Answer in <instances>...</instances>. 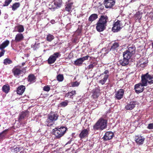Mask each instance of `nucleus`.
Here are the masks:
<instances>
[{
  "instance_id": "nucleus-1",
  "label": "nucleus",
  "mask_w": 153,
  "mask_h": 153,
  "mask_svg": "<svg viewBox=\"0 0 153 153\" xmlns=\"http://www.w3.org/2000/svg\"><path fill=\"white\" fill-rule=\"evenodd\" d=\"M107 19L108 17L106 16L102 15L101 16L97 24L96 28L97 31L100 32L104 30Z\"/></svg>"
},
{
  "instance_id": "nucleus-2",
  "label": "nucleus",
  "mask_w": 153,
  "mask_h": 153,
  "mask_svg": "<svg viewBox=\"0 0 153 153\" xmlns=\"http://www.w3.org/2000/svg\"><path fill=\"white\" fill-rule=\"evenodd\" d=\"M107 126V120L101 118L94 125L93 127L94 129L95 130H102L106 128Z\"/></svg>"
},
{
  "instance_id": "nucleus-3",
  "label": "nucleus",
  "mask_w": 153,
  "mask_h": 153,
  "mask_svg": "<svg viewBox=\"0 0 153 153\" xmlns=\"http://www.w3.org/2000/svg\"><path fill=\"white\" fill-rule=\"evenodd\" d=\"M136 48L134 46H129L128 49L123 53V56L129 61L135 52Z\"/></svg>"
},
{
  "instance_id": "nucleus-4",
  "label": "nucleus",
  "mask_w": 153,
  "mask_h": 153,
  "mask_svg": "<svg viewBox=\"0 0 153 153\" xmlns=\"http://www.w3.org/2000/svg\"><path fill=\"white\" fill-rule=\"evenodd\" d=\"M141 82L145 86H147V82L150 84L153 83V76L149 74L148 73L143 74L141 76Z\"/></svg>"
},
{
  "instance_id": "nucleus-5",
  "label": "nucleus",
  "mask_w": 153,
  "mask_h": 153,
  "mask_svg": "<svg viewBox=\"0 0 153 153\" xmlns=\"http://www.w3.org/2000/svg\"><path fill=\"white\" fill-rule=\"evenodd\" d=\"M67 128L65 127H61L59 128H55L53 130V134L57 138H59L63 136L67 130Z\"/></svg>"
},
{
  "instance_id": "nucleus-6",
  "label": "nucleus",
  "mask_w": 153,
  "mask_h": 153,
  "mask_svg": "<svg viewBox=\"0 0 153 153\" xmlns=\"http://www.w3.org/2000/svg\"><path fill=\"white\" fill-rule=\"evenodd\" d=\"M62 4V0H54L50 3L48 8L52 11H54L56 9L59 8Z\"/></svg>"
},
{
  "instance_id": "nucleus-7",
  "label": "nucleus",
  "mask_w": 153,
  "mask_h": 153,
  "mask_svg": "<svg viewBox=\"0 0 153 153\" xmlns=\"http://www.w3.org/2000/svg\"><path fill=\"white\" fill-rule=\"evenodd\" d=\"M59 115L56 112H51L48 115L47 122L48 123V125L51 126L53 125L54 122L57 120Z\"/></svg>"
},
{
  "instance_id": "nucleus-8",
  "label": "nucleus",
  "mask_w": 153,
  "mask_h": 153,
  "mask_svg": "<svg viewBox=\"0 0 153 153\" xmlns=\"http://www.w3.org/2000/svg\"><path fill=\"white\" fill-rule=\"evenodd\" d=\"M122 27L121 21L117 20L114 24L113 27L112 28V30L114 32H117L122 28Z\"/></svg>"
},
{
  "instance_id": "nucleus-9",
  "label": "nucleus",
  "mask_w": 153,
  "mask_h": 153,
  "mask_svg": "<svg viewBox=\"0 0 153 153\" xmlns=\"http://www.w3.org/2000/svg\"><path fill=\"white\" fill-rule=\"evenodd\" d=\"M60 56V54L59 52H55L52 55H51L48 59L49 64H51L54 63L56 59Z\"/></svg>"
},
{
  "instance_id": "nucleus-10",
  "label": "nucleus",
  "mask_w": 153,
  "mask_h": 153,
  "mask_svg": "<svg viewBox=\"0 0 153 153\" xmlns=\"http://www.w3.org/2000/svg\"><path fill=\"white\" fill-rule=\"evenodd\" d=\"M115 3V0H104L103 4L106 8H111Z\"/></svg>"
},
{
  "instance_id": "nucleus-11",
  "label": "nucleus",
  "mask_w": 153,
  "mask_h": 153,
  "mask_svg": "<svg viewBox=\"0 0 153 153\" xmlns=\"http://www.w3.org/2000/svg\"><path fill=\"white\" fill-rule=\"evenodd\" d=\"M89 57V56L87 55L82 57L74 61V64L77 66H80L82 65V64L84 61L88 59Z\"/></svg>"
},
{
  "instance_id": "nucleus-12",
  "label": "nucleus",
  "mask_w": 153,
  "mask_h": 153,
  "mask_svg": "<svg viewBox=\"0 0 153 153\" xmlns=\"http://www.w3.org/2000/svg\"><path fill=\"white\" fill-rule=\"evenodd\" d=\"M143 83H140L134 86V89L136 92L137 93H139L142 92L144 88Z\"/></svg>"
},
{
  "instance_id": "nucleus-13",
  "label": "nucleus",
  "mask_w": 153,
  "mask_h": 153,
  "mask_svg": "<svg viewBox=\"0 0 153 153\" xmlns=\"http://www.w3.org/2000/svg\"><path fill=\"white\" fill-rule=\"evenodd\" d=\"M124 92V90L123 89H120L116 92L115 94V99L118 100L121 99L123 97Z\"/></svg>"
},
{
  "instance_id": "nucleus-14",
  "label": "nucleus",
  "mask_w": 153,
  "mask_h": 153,
  "mask_svg": "<svg viewBox=\"0 0 153 153\" xmlns=\"http://www.w3.org/2000/svg\"><path fill=\"white\" fill-rule=\"evenodd\" d=\"M89 129H85L82 131L79 136L81 139L85 138L87 137L88 134Z\"/></svg>"
},
{
  "instance_id": "nucleus-15",
  "label": "nucleus",
  "mask_w": 153,
  "mask_h": 153,
  "mask_svg": "<svg viewBox=\"0 0 153 153\" xmlns=\"http://www.w3.org/2000/svg\"><path fill=\"white\" fill-rule=\"evenodd\" d=\"M114 136V134L111 131L106 132L103 137L104 140L107 141L111 139Z\"/></svg>"
},
{
  "instance_id": "nucleus-16",
  "label": "nucleus",
  "mask_w": 153,
  "mask_h": 153,
  "mask_svg": "<svg viewBox=\"0 0 153 153\" xmlns=\"http://www.w3.org/2000/svg\"><path fill=\"white\" fill-rule=\"evenodd\" d=\"M22 71L21 68L18 67H15L12 70V72L14 75L16 77L18 76Z\"/></svg>"
},
{
  "instance_id": "nucleus-17",
  "label": "nucleus",
  "mask_w": 153,
  "mask_h": 153,
  "mask_svg": "<svg viewBox=\"0 0 153 153\" xmlns=\"http://www.w3.org/2000/svg\"><path fill=\"white\" fill-rule=\"evenodd\" d=\"M73 2L71 1H68L66 3L65 10L68 13L72 11V7Z\"/></svg>"
},
{
  "instance_id": "nucleus-18",
  "label": "nucleus",
  "mask_w": 153,
  "mask_h": 153,
  "mask_svg": "<svg viewBox=\"0 0 153 153\" xmlns=\"http://www.w3.org/2000/svg\"><path fill=\"white\" fill-rule=\"evenodd\" d=\"M29 114V111H23L20 113L19 114V121L23 120L25 117H27Z\"/></svg>"
},
{
  "instance_id": "nucleus-19",
  "label": "nucleus",
  "mask_w": 153,
  "mask_h": 153,
  "mask_svg": "<svg viewBox=\"0 0 153 153\" xmlns=\"http://www.w3.org/2000/svg\"><path fill=\"white\" fill-rule=\"evenodd\" d=\"M136 105V102L134 101H131L128 103L125 106V108L127 110H132L135 107Z\"/></svg>"
},
{
  "instance_id": "nucleus-20",
  "label": "nucleus",
  "mask_w": 153,
  "mask_h": 153,
  "mask_svg": "<svg viewBox=\"0 0 153 153\" xmlns=\"http://www.w3.org/2000/svg\"><path fill=\"white\" fill-rule=\"evenodd\" d=\"M129 60L123 57V59H121L119 61V64L123 66L127 65L129 63Z\"/></svg>"
},
{
  "instance_id": "nucleus-21",
  "label": "nucleus",
  "mask_w": 153,
  "mask_h": 153,
  "mask_svg": "<svg viewBox=\"0 0 153 153\" xmlns=\"http://www.w3.org/2000/svg\"><path fill=\"white\" fill-rule=\"evenodd\" d=\"M25 89V86L20 85L18 87L17 89V93L19 95H22L24 92Z\"/></svg>"
},
{
  "instance_id": "nucleus-22",
  "label": "nucleus",
  "mask_w": 153,
  "mask_h": 153,
  "mask_svg": "<svg viewBox=\"0 0 153 153\" xmlns=\"http://www.w3.org/2000/svg\"><path fill=\"white\" fill-rule=\"evenodd\" d=\"M24 38V37L22 33H19L16 36L15 41L16 42H18L22 40Z\"/></svg>"
},
{
  "instance_id": "nucleus-23",
  "label": "nucleus",
  "mask_w": 153,
  "mask_h": 153,
  "mask_svg": "<svg viewBox=\"0 0 153 153\" xmlns=\"http://www.w3.org/2000/svg\"><path fill=\"white\" fill-rule=\"evenodd\" d=\"M145 139L142 137L137 136L135 138L136 142L137 143L140 145L143 143Z\"/></svg>"
},
{
  "instance_id": "nucleus-24",
  "label": "nucleus",
  "mask_w": 153,
  "mask_h": 153,
  "mask_svg": "<svg viewBox=\"0 0 153 153\" xmlns=\"http://www.w3.org/2000/svg\"><path fill=\"white\" fill-rule=\"evenodd\" d=\"M27 80L28 82L32 83L36 81V77L33 74L29 75L28 77Z\"/></svg>"
},
{
  "instance_id": "nucleus-25",
  "label": "nucleus",
  "mask_w": 153,
  "mask_h": 153,
  "mask_svg": "<svg viewBox=\"0 0 153 153\" xmlns=\"http://www.w3.org/2000/svg\"><path fill=\"white\" fill-rule=\"evenodd\" d=\"M10 42L7 40H6L0 45V50H4V48L7 47L9 44Z\"/></svg>"
},
{
  "instance_id": "nucleus-26",
  "label": "nucleus",
  "mask_w": 153,
  "mask_h": 153,
  "mask_svg": "<svg viewBox=\"0 0 153 153\" xmlns=\"http://www.w3.org/2000/svg\"><path fill=\"white\" fill-rule=\"evenodd\" d=\"M101 76V78H102L100 80L99 83L103 85H104L105 82H106L108 78L109 75H106V76Z\"/></svg>"
},
{
  "instance_id": "nucleus-27",
  "label": "nucleus",
  "mask_w": 153,
  "mask_h": 153,
  "mask_svg": "<svg viewBox=\"0 0 153 153\" xmlns=\"http://www.w3.org/2000/svg\"><path fill=\"white\" fill-rule=\"evenodd\" d=\"M119 46V45L118 42H114L112 45L111 48V50L112 51H117L118 48Z\"/></svg>"
},
{
  "instance_id": "nucleus-28",
  "label": "nucleus",
  "mask_w": 153,
  "mask_h": 153,
  "mask_svg": "<svg viewBox=\"0 0 153 153\" xmlns=\"http://www.w3.org/2000/svg\"><path fill=\"white\" fill-rule=\"evenodd\" d=\"M98 18V15L96 14H91L89 17L88 20L92 22L96 19Z\"/></svg>"
},
{
  "instance_id": "nucleus-29",
  "label": "nucleus",
  "mask_w": 153,
  "mask_h": 153,
  "mask_svg": "<svg viewBox=\"0 0 153 153\" xmlns=\"http://www.w3.org/2000/svg\"><path fill=\"white\" fill-rule=\"evenodd\" d=\"M100 91L98 90H96L94 91L92 95L94 98L96 99L100 95Z\"/></svg>"
},
{
  "instance_id": "nucleus-30",
  "label": "nucleus",
  "mask_w": 153,
  "mask_h": 153,
  "mask_svg": "<svg viewBox=\"0 0 153 153\" xmlns=\"http://www.w3.org/2000/svg\"><path fill=\"white\" fill-rule=\"evenodd\" d=\"M76 94V92L75 91H72L70 92H68L65 95V97L71 98H72V96L73 95L75 94Z\"/></svg>"
},
{
  "instance_id": "nucleus-31",
  "label": "nucleus",
  "mask_w": 153,
  "mask_h": 153,
  "mask_svg": "<svg viewBox=\"0 0 153 153\" xmlns=\"http://www.w3.org/2000/svg\"><path fill=\"white\" fill-rule=\"evenodd\" d=\"M20 4L19 2H16L13 4L12 8V10L13 11H15L17 8L19 7L20 6Z\"/></svg>"
},
{
  "instance_id": "nucleus-32",
  "label": "nucleus",
  "mask_w": 153,
  "mask_h": 153,
  "mask_svg": "<svg viewBox=\"0 0 153 153\" xmlns=\"http://www.w3.org/2000/svg\"><path fill=\"white\" fill-rule=\"evenodd\" d=\"M2 89L3 91L6 93H7L10 90L9 86L6 85H4L2 88Z\"/></svg>"
},
{
  "instance_id": "nucleus-33",
  "label": "nucleus",
  "mask_w": 153,
  "mask_h": 153,
  "mask_svg": "<svg viewBox=\"0 0 153 153\" xmlns=\"http://www.w3.org/2000/svg\"><path fill=\"white\" fill-rule=\"evenodd\" d=\"M54 38L53 36L51 34H48L46 38V40L48 42H51Z\"/></svg>"
},
{
  "instance_id": "nucleus-34",
  "label": "nucleus",
  "mask_w": 153,
  "mask_h": 153,
  "mask_svg": "<svg viewBox=\"0 0 153 153\" xmlns=\"http://www.w3.org/2000/svg\"><path fill=\"white\" fill-rule=\"evenodd\" d=\"M18 31L19 33H22L24 31V29L22 25H19L17 27Z\"/></svg>"
},
{
  "instance_id": "nucleus-35",
  "label": "nucleus",
  "mask_w": 153,
  "mask_h": 153,
  "mask_svg": "<svg viewBox=\"0 0 153 153\" xmlns=\"http://www.w3.org/2000/svg\"><path fill=\"white\" fill-rule=\"evenodd\" d=\"M12 61L10 59L6 58L4 60L3 63L5 65H7L8 64H10L12 63Z\"/></svg>"
},
{
  "instance_id": "nucleus-36",
  "label": "nucleus",
  "mask_w": 153,
  "mask_h": 153,
  "mask_svg": "<svg viewBox=\"0 0 153 153\" xmlns=\"http://www.w3.org/2000/svg\"><path fill=\"white\" fill-rule=\"evenodd\" d=\"M68 101L67 100L62 101L60 103V105L61 107H65L68 105Z\"/></svg>"
},
{
  "instance_id": "nucleus-37",
  "label": "nucleus",
  "mask_w": 153,
  "mask_h": 153,
  "mask_svg": "<svg viewBox=\"0 0 153 153\" xmlns=\"http://www.w3.org/2000/svg\"><path fill=\"white\" fill-rule=\"evenodd\" d=\"M57 80L59 82L62 81L64 79V77L63 75L59 74L57 76Z\"/></svg>"
},
{
  "instance_id": "nucleus-38",
  "label": "nucleus",
  "mask_w": 153,
  "mask_h": 153,
  "mask_svg": "<svg viewBox=\"0 0 153 153\" xmlns=\"http://www.w3.org/2000/svg\"><path fill=\"white\" fill-rule=\"evenodd\" d=\"M97 63L96 62H91L90 65L88 66V68L89 69L93 68L97 65Z\"/></svg>"
},
{
  "instance_id": "nucleus-39",
  "label": "nucleus",
  "mask_w": 153,
  "mask_h": 153,
  "mask_svg": "<svg viewBox=\"0 0 153 153\" xmlns=\"http://www.w3.org/2000/svg\"><path fill=\"white\" fill-rule=\"evenodd\" d=\"M8 129H5L0 133V138H2L6 134Z\"/></svg>"
},
{
  "instance_id": "nucleus-40",
  "label": "nucleus",
  "mask_w": 153,
  "mask_h": 153,
  "mask_svg": "<svg viewBox=\"0 0 153 153\" xmlns=\"http://www.w3.org/2000/svg\"><path fill=\"white\" fill-rule=\"evenodd\" d=\"M12 1V0H5L3 6L4 7L8 6L11 2Z\"/></svg>"
},
{
  "instance_id": "nucleus-41",
  "label": "nucleus",
  "mask_w": 153,
  "mask_h": 153,
  "mask_svg": "<svg viewBox=\"0 0 153 153\" xmlns=\"http://www.w3.org/2000/svg\"><path fill=\"white\" fill-rule=\"evenodd\" d=\"M22 149V147L19 146L16 147L14 149V152H18L20 151Z\"/></svg>"
},
{
  "instance_id": "nucleus-42",
  "label": "nucleus",
  "mask_w": 153,
  "mask_h": 153,
  "mask_svg": "<svg viewBox=\"0 0 153 153\" xmlns=\"http://www.w3.org/2000/svg\"><path fill=\"white\" fill-rule=\"evenodd\" d=\"M79 83L77 81L73 82L71 84V85L73 87H76L79 85Z\"/></svg>"
},
{
  "instance_id": "nucleus-43",
  "label": "nucleus",
  "mask_w": 153,
  "mask_h": 153,
  "mask_svg": "<svg viewBox=\"0 0 153 153\" xmlns=\"http://www.w3.org/2000/svg\"><path fill=\"white\" fill-rule=\"evenodd\" d=\"M50 89V88L48 85H46L44 87L43 90L46 91H49Z\"/></svg>"
},
{
  "instance_id": "nucleus-44",
  "label": "nucleus",
  "mask_w": 153,
  "mask_h": 153,
  "mask_svg": "<svg viewBox=\"0 0 153 153\" xmlns=\"http://www.w3.org/2000/svg\"><path fill=\"white\" fill-rule=\"evenodd\" d=\"M109 72V71L108 70H106L100 75V76L108 75Z\"/></svg>"
},
{
  "instance_id": "nucleus-45",
  "label": "nucleus",
  "mask_w": 153,
  "mask_h": 153,
  "mask_svg": "<svg viewBox=\"0 0 153 153\" xmlns=\"http://www.w3.org/2000/svg\"><path fill=\"white\" fill-rule=\"evenodd\" d=\"M147 63L148 62L147 61H145V62H143V63H141L140 65V66L141 67H144L146 65Z\"/></svg>"
},
{
  "instance_id": "nucleus-46",
  "label": "nucleus",
  "mask_w": 153,
  "mask_h": 153,
  "mask_svg": "<svg viewBox=\"0 0 153 153\" xmlns=\"http://www.w3.org/2000/svg\"><path fill=\"white\" fill-rule=\"evenodd\" d=\"M147 128L149 129H153V123H150L149 124Z\"/></svg>"
},
{
  "instance_id": "nucleus-47",
  "label": "nucleus",
  "mask_w": 153,
  "mask_h": 153,
  "mask_svg": "<svg viewBox=\"0 0 153 153\" xmlns=\"http://www.w3.org/2000/svg\"><path fill=\"white\" fill-rule=\"evenodd\" d=\"M2 51L0 52V57H1V56H3L4 53L5 51L4 50H1Z\"/></svg>"
},
{
  "instance_id": "nucleus-48",
  "label": "nucleus",
  "mask_w": 153,
  "mask_h": 153,
  "mask_svg": "<svg viewBox=\"0 0 153 153\" xmlns=\"http://www.w3.org/2000/svg\"><path fill=\"white\" fill-rule=\"evenodd\" d=\"M7 17H8L7 14H5V16H4V18L5 19H6L7 18Z\"/></svg>"
},
{
  "instance_id": "nucleus-49",
  "label": "nucleus",
  "mask_w": 153,
  "mask_h": 153,
  "mask_svg": "<svg viewBox=\"0 0 153 153\" xmlns=\"http://www.w3.org/2000/svg\"><path fill=\"white\" fill-rule=\"evenodd\" d=\"M71 141H68L66 144L65 145H67L68 144H70L71 143Z\"/></svg>"
},
{
  "instance_id": "nucleus-50",
  "label": "nucleus",
  "mask_w": 153,
  "mask_h": 153,
  "mask_svg": "<svg viewBox=\"0 0 153 153\" xmlns=\"http://www.w3.org/2000/svg\"><path fill=\"white\" fill-rule=\"evenodd\" d=\"M54 22H55L54 21V20H52V21H51V23H52V24H53V23H54Z\"/></svg>"
},
{
  "instance_id": "nucleus-51",
  "label": "nucleus",
  "mask_w": 153,
  "mask_h": 153,
  "mask_svg": "<svg viewBox=\"0 0 153 153\" xmlns=\"http://www.w3.org/2000/svg\"><path fill=\"white\" fill-rule=\"evenodd\" d=\"M25 64V62H23L22 64V66H24Z\"/></svg>"
},
{
  "instance_id": "nucleus-52",
  "label": "nucleus",
  "mask_w": 153,
  "mask_h": 153,
  "mask_svg": "<svg viewBox=\"0 0 153 153\" xmlns=\"http://www.w3.org/2000/svg\"><path fill=\"white\" fill-rule=\"evenodd\" d=\"M1 10H0V16L1 15Z\"/></svg>"
}]
</instances>
